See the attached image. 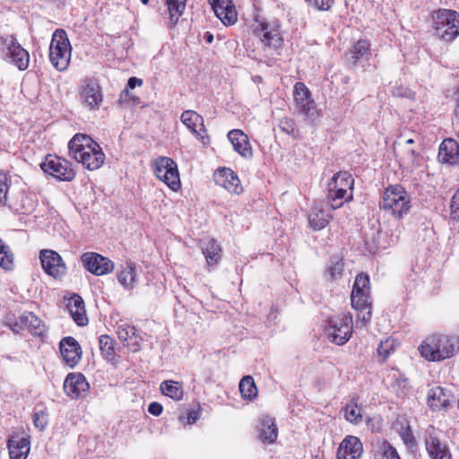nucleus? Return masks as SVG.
Listing matches in <instances>:
<instances>
[{"instance_id": "obj_49", "label": "nucleus", "mask_w": 459, "mask_h": 459, "mask_svg": "<svg viewBox=\"0 0 459 459\" xmlns=\"http://www.w3.org/2000/svg\"><path fill=\"white\" fill-rule=\"evenodd\" d=\"M450 208L452 219L459 221V189L454 194L452 197Z\"/></svg>"}, {"instance_id": "obj_58", "label": "nucleus", "mask_w": 459, "mask_h": 459, "mask_svg": "<svg viewBox=\"0 0 459 459\" xmlns=\"http://www.w3.org/2000/svg\"><path fill=\"white\" fill-rule=\"evenodd\" d=\"M406 143L407 144L413 143V140L412 139H409V140L406 141Z\"/></svg>"}, {"instance_id": "obj_20", "label": "nucleus", "mask_w": 459, "mask_h": 459, "mask_svg": "<svg viewBox=\"0 0 459 459\" xmlns=\"http://www.w3.org/2000/svg\"><path fill=\"white\" fill-rule=\"evenodd\" d=\"M89 384L82 374L70 373L64 382V390L72 399H77L89 390Z\"/></svg>"}, {"instance_id": "obj_27", "label": "nucleus", "mask_w": 459, "mask_h": 459, "mask_svg": "<svg viewBox=\"0 0 459 459\" xmlns=\"http://www.w3.org/2000/svg\"><path fill=\"white\" fill-rule=\"evenodd\" d=\"M180 120L197 138L204 139L205 129L202 116L194 110H185Z\"/></svg>"}, {"instance_id": "obj_9", "label": "nucleus", "mask_w": 459, "mask_h": 459, "mask_svg": "<svg viewBox=\"0 0 459 459\" xmlns=\"http://www.w3.org/2000/svg\"><path fill=\"white\" fill-rule=\"evenodd\" d=\"M293 95L296 108L300 114L309 119H316L319 117V111L311 97V92L303 82L295 83Z\"/></svg>"}, {"instance_id": "obj_24", "label": "nucleus", "mask_w": 459, "mask_h": 459, "mask_svg": "<svg viewBox=\"0 0 459 459\" xmlns=\"http://www.w3.org/2000/svg\"><path fill=\"white\" fill-rule=\"evenodd\" d=\"M260 27V30H256V33L261 38L262 42L269 48H279L281 46L282 39L278 26L268 22H261Z\"/></svg>"}, {"instance_id": "obj_4", "label": "nucleus", "mask_w": 459, "mask_h": 459, "mask_svg": "<svg viewBox=\"0 0 459 459\" xmlns=\"http://www.w3.org/2000/svg\"><path fill=\"white\" fill-rule=\"evenodd\" d=\"M435 34L445 41L459 35V13L454 10L439 9L432 14Z\"/></svg>"}, {"instance_id": "obj_46", "label": "nucleus", "mask_w": 459, "mask_h": 459, "mask_svg": "<svg viewBox=\"0 0 459 459\" xmlns=\"http://www.w3.org/2000/svg\"><path fill=\"white\" fill-rule=\"evenodd\" d=\"M8 179L6 176H0V205L4 206L7 202V194L9 189V185L7 183Z\"/></svg>"}, {"instance_id": "obj_15", "label": "nucleus", "mask_w": 459, "mask_h": 459, "mask_svg": "<svg viewBox=\"0 0 459 459\" xmlns=\"http://www.w3.org/2000/svg\"><path fill=\"white\" fill-rule=\"evenodd\" d=\"M351 306L359 311L358 325L360 323L365 326L371 319V301L369 292L355 293L351 291Z\"/></svg>"}, {"instance_id": "obj_16", "label": "nucleus", "mask_w": 459, "mask_h": 459, "mask_svg": "<svg viewBox=\"0 0 459 459\" xmlns=\"http://www.w3.org/2000/svg\"><path fill=\"white\" fill-rule=\"evenodd\" d=\"M363 445L359 437L347 436L339 445L336 459H360Z\"/></svg>"}, {"instance_id": "obj_57", "label": "nucleus", "mask_w": 459, "mask_h": 459, "mask_svg": "<svg viewBox=\"0 0 459 459\" xmlns=\"http://www.w3.org/2000/svg\"><path fill=\"white\" fill-rule=\"evenodd\" d=\"M204 39L207 43H212L213 41V35L211 32L206 31L204 35Z\"/></svg>"}, {"instance_id": "obj_17", "label": "nucleus", "mask_w": 459, "mask_h": 459, "mask_svg": "<svg viewBox=\"0 0 459 459\" xmlns=\"http://www.w3.org/2000/svg\"><path fill=\"white\" fill-rule=\"evenodd\" d=\"M117 333L124 346L128 348L132 352H137L141 350L143 337L134 325L128 324L120 325L117 327Z\"/></svg>"}, {"instance_id": "obj_14", "label": "nucleus", "mask_w": 459, "mask_h": 459, "mask_svg": "<svg viewBox=\"0 0 459 459\" xmlns=\"http://www.w3.org/2000/svg\"><path fill=\"white\" fill-rule=\"evenodd\" d=\"M454 401L455 397L452 393L441 386H434L428 392L427 403L433 411L448 410Z\"/></svg>"}, {"instance_id": "obj_39", "label": "nucleus", "mask_w": 459, "mask_h": 459, "mask_svg": "<svg viewBox=\"0 0 459 459\" xmlns=\"http://www.w3.org/2000/svg\"><path fill=\"white\" fill-rule=\"evenodd\" d=\"M169 13V19L173 25H175L178 18L183 14L186 9V0H165Z\"/></svg>"}, {"instance_id": "obj_55", "label": "nucleus", "mask_w": 459, "mask_h": 459, "mask_svg": "<svg viewBox=\"0 0 459 459\" xmlns=\"http://www.w3.org/2000/svg\"><path fill=\"white\" fill-rule=\"evenodd\" d=\"M408 90L403 86L394 87L392 91L393 94L397 97H403L407 95Z\"/></svg>"}, {"instance_id": "obj_30", "label": "nucleus", "mask_w": 459, "mask_h": 459, "mask_svg": "<svg viewBox=\"0 0 459 459\" xmlns=\"http://www.w3.org/2000/svg\"><path fill=\"white\" fill-rule=\"evenodd\" d=\"M201 248L208 267H212L219 264L221 258V248L215 239L210 238L204 242Z\"/></svg>"}, {"instance_id": "obj_33", "label": "nucleus", "mask_w": 459, "mask_h": 459, "mask_svg": "<svg viewBox=\"0 0 459 459\" xmlns=\"http://www.w3.org/2000/svg\"><path fill=\"white\" fill-rule=\"evenodd\" d=\"M354 179L352 176L347 171H340L333 175L328 186L340 189L343 193L353 194Z\"/></svg>"}, {"instance_id": "obj_10", "label": "nucleus", "mask_w": 459, "mask_h": 459, "mask_svg": "<svg viewBox=\"0 0 459 459\" xmlns=\"http://www.w3.org/2000/svg\"><path fill=\"white\" fill-rule=\"evenodd\" d=\"M40 167L45 173L59 180L71 181L75 177L71 163L57 156L48 155Z\"/></svg>"}, {"instance_id": "obj_3", "label": "nucleus", "mask_w": 459, "mask_h": 459, "mask_svg": "<svg viewBox=\"0 0 459 459\" xmlns=\"http://www.w3.org/2000/svg\"><path fill=\"white\" fill-rule=\"evenodd\" d=\"M379 205L395 219H402L411 210V197L401 185H391L383 192Z\"/></svg>"}, {"instance_id": "obj_38", "label": "nucleus", "mask_w": 459, "mask_h": 459, "mask_svg": "<svg viewBox=\"0 0 459 459\" xmlns=\"http://www.w3.org/2000/svg\"><path fill=\"white\" fill-rule=\"evenodd\" d=\"M239 392L243 399L252 400L257 395V388L252 377L245 376L239 382Z\"/></svg>"}, {"instance_id": "obj_26", "label": "nucleus", "mask_w": 459, "mask_h": 459, "mask_svg": "<svg viewBox=\"0 0 459 459\" xmlns=\"http://www.w3.org/2000/svg\"><path fill=\"white\" fill-rule=\"evenodd\" d=\"M438 159L443 163L459 165V143L448 138L439 146Z\"/></svg>"}, {"instance_id": "obj_59", "label": "nucleus", "mask_w": 459, "mask_h": 459, "mask_svg": "<svg viewBox=\"0 0 459 459\" xmlns=\"http://www.w3.org/2000/svg\"><path fill=\"white\" fill-rule=\"evenodd\" d=\"M141 2L143 4H147L149 3V0H141Z\"/></svg>"}, {"instance_id": "obj_19", "label": "nucleus", "mask_w": 459, "mask_h": 459, "mask_svg": "<svg viewBox=\"0 0 459 459\" xmlns=\"http://www.w3.org/2000/svg\"><path fill=\"white\" fill-rule=\"evenodd\" d=\"M60 352L65 362L71 368L78 364L81 359V346L78 342L71 336L65 337L59 344Z\"/></svg>"}, {"instance_id": "obj_13", "label": "nucleus", "mask_w": 459, "mask_h": 459, "mask_svg": "<svg viewBox=\"0 0 459 459\" xmlns=\"http://www.w3.org/2000/svg\"><path fill=\"white\" fill-rule=\"evenodd\" d=\"M42 268L49 276L60 279L66 273V265L58 253L53 250H42L40 252Z\"/></svg>"}, {"instance_id": "obj_47", "label": "nucleus", "mask_w": 459, "mask_h": 459, "mask_svg": "<svg viewBox=\"0 0 459 459\" xmlns=\"http://www.w3.org/2000/svg\"><path fill=\"white\" fill-rule=\"evenodd\" d=\"M381 459H401L396 449L389 443H384L382 446Z\"/></svg>"}, {"instance_id": "obj_37", "label": "nucleus", "mask_w": 459, "mask_h": 459, "mask_svg": "<svg viewBox=\"0 0 459 459\" xmlns=\"http://www.w3.org/2000/svg\"><path fill=\"white\" fill-rule=\"evenodd\" d=\"M100 350L103 358L108 361L116 359V342L109 335L103 334L99 338Z\"/></svg>"}, {"instance_id": "obj_51", "label": "nucleus", "mask_w": 459, "mask_h": 459, "mask_svg": "<svg viewBox=\"0 0 459 459\" xmlns=\"http://www.w3.org/2000/svg\"><path fill=\"white\" fill-rule=\"evenodd\" d=\"M310 5L314 6L317 10H328L330 9L333 0H307Z\"/></svg>"}, {"instance_id": "obj_8", "label": "nucleus", "mask_w": 459, "mask_h": 459, "mask_svg": "<svg viewBox=\"0 0 459 459\" xmlns=\"http://www.w3.org/2000/svg\"><path fill=\"white\" fill-rule=\"evenodd\" d=\"M352 317L342 315L329 321L325 329L329 340L337 345L346 343L352 333Z\"/></svg>"}, {"instance_id": "obj_42", "label": "nucleus", "mask_w": 459, "mask_h": 459, "mask_svg": "<svg viewBox=\"0 0 459 459\" xmlns=\"http://www.w3.org/2000/svg\"><path fill=\"white\" fill-rule=\"evenodd\" d=\"M398 345L399 342L394 338L387 337L378 344L377 354L385 360L396 350Z\"/></svg>"}, {"instance_id": "obj_45", "label": "nucleus", "mask_w": 459, "mask_h": 459, "mask_svg": "<svg viewBox=\"0 0 459 459\" xmlns=\"http://www.w3.org/2000/svg\"><path fill=\"white\" fill-rule=\"evenodd\" d=\"M0 251V266L4 270H11L13 266V254L8 246Z\"/></svg>"}, {"instance_id": "obj_56", "label": "nucleus", "mask_w": 459, "mask_h": 459, "mask_svg": "<svg viewBox=\"0 0 459 459\" xmlns=\"http://www.w3.org/2000/svg\"><path fill=\"white\" fill-rule=\"evenodd\" d=\"M417 156L418 154L416 153L415 151L413 150H408V159L410 160V162H411L412 164H414L417 160Z\"/></svg>"}, {"instance_id": "obj_1", "label": "nucleus", "mask_w": 459, "mask_h": 459, "mask_svg": "<svg viewBox=\"0 0 459 459\" xmlns=\"http://www.w3.org/2000/svg\"><path fill=\"white\" fill-rule=\"evenodd\" d=\"M69 153L89 170L100 169L105 160L100 146L89 135L76 134L68 143Z\"/></svg>"}, {"instance_id": "obj_53", "label": "nucleus", "mask_w": 459, "mask_h": 459, "mask_svg": "<svg viewBox=\"0 0 459 459\" xmlns=\"http://www.w3.org/2000/svg\"><path fill=\"white\" fill-rule=\"evenodd\" d=\"M7 325L13 333H20L24 327V325L21 324L20 319L15 322H8Z\"/></svg>"}, {"instance_id": "obj_52", "label": "nucleus", "mask_w": 459, "mask_h": 459, "mask_svg": "<svg viewBox=\"0 0 459 459\" xmlns=\"http://www.w3.org/2000/svg\"><path fill=\"white\" fill-rule=\"evenodd\" d=\"M163 411L161 404L156 402H152L148 406V411L153 416H160Z\"/></svg>"}, {"instance_id": "obj_50", "label": "nucleus", "mask_w": 459, "mask_h": 459, "mask_svg": "<svg viewBox=\"0 0 459 459\" xmlns=\"http://www.w3.org/2000/svg\"><path fill=\"white\" fill-rule=\"evenodd\" d=\"M279 126L281 131L290 134L294 133L295 130V123L292 119L284 117L281 119Z\"/></svg>"}, {"instance_id": "obj_18", "label": "nucleus", "mask_w": 459, "mask_h": 459, "mask_svg": "<svg viewBox=\"0 0 459 459\" xmlns=\"http://www.w3.org/2000/svg\"><path fill=\"white\" fill-rule=\"evenodd\" d=\"M214 180L230 193L239 194L243 189L238 175L229 168L218 169L214 173Z\"/></svg>"}, {"instance_id": "obj_54", "label": "nucleus", "mask_w": 459, "mask_h": 459, "mask_svg": "<svg viewBox=\"0 0 459 459\" xmlns=\"http://www.w3.org/2000/svg\"><path fill=\"white\" fill-rule=\"evenodd\" d=\"M143 84V80L138 79L136 77H131L129 78L127 82V88L134 89L136 86H141Z\"/></svg>"}, {"instance_id": "obj_5", "label": "nucleus", "mask_w": 459, "mask_h": 459, "mask_svg": "<svg viewBox=\"0 0 459 459\" xmlns=\"http://www.w3.org/2000/svg\"><path fill=\"white\" fill-rule=\"evenodd\" d=\"M71 49L66 32L62 29H56L49 46V59L58 71H65L68 67Z\"/></svg>"}, {"instance_id": "obj_21", "label": "nucleus", "mask_w": 459, "mask_h": 459, "mask_svg": "<svg viewBox=\"0 0 459 459\" xmlns=\"http://www.w3.org/2000/svg\"><path fill=\"white\" fill-rule=\"evenodd\" d=\"M228 139L233 149L242 158L250 160L253 157V150L248 136L239 129H233L228 133Z\"/></svg>"}, {"instance_id": "obj_23", "label": "nucleus", "mask_w": 459, "mask_h": 459, "mask_svg": "<svg viewBox=\"0 0 459 459\" xmlns=\"http://www.w3.org/2000/svg\"><path fill=\"white\" fill-rule=\"evenodd\" d=\"M66 308L77 325L83 326L88 324L84 301L80 295L73 294L68 298Z\"/></svg>"}, {"instance_id": "obj_40", "label": "nucleus", "mask_w": 459, "mask_h": 459, "mask_svg": "<svg viewBox=\"0 0 459 459\" xmlns=\"http://www.w3.org/2000/svg\"><path fill=\"white\" fill-rule=\"evenodd\" d=\"M350 54L351 55L353 63H356L370 54V44L368 40L360 39L352 46Z\"/></svg>"}, {"instance_id": "obj_12", "label": "nucleus", "mask_w": 459, "mask_h": 459, "mask_svg": "<svg viewBox=\"0 0 459 459\" xmlns=\"http://www.w3.org/2000/svg\"><path fill=\"white\" fill-rule=\"evenodd\" d=\"M425 445L431 459H451V454L446 442L441 440V432L434 427H429L427 429Z\"/></svg>"}, {"instance_id": "obj_35", "label": "nucleus", "mask_w": 459, "mask_h": 459, "mask_svg": "<svg viewBox=\"0 0 459 459\" xmlns=\"http://www.w3.org/2000/svg\"><path fill=\"white\" fill-rule=\"evenodd\" d=\"M161 393L173 399L174 401H180L184 396V389L179 382L174 380H165L160 385Z\"/></svg>"}, {"instance_id": "obj_25", "label": "nucleus", "mask_w": 459, "mask_h": 459, "mask_svg": "<svg viewBox=\"0 0 459 459\" xmlns=\"http://www.w3.org/2000/svg\"><path fill=\"white\" fill-rule=\"evenodd\" d=\"M5 44L11 55L12 62L21 71L27 69L30 61V55L28 51L24 49L13 37L7 39Z\"/></svg>"}, {"instance_id": "obj_31", "label": "nucleus", "mask_w": 459, "mask_h": 459, "mask_svg": "<svg viewBox=\"0 0 459 459\" xmlns=\"http://www.w3.org/2000/svg\"><path fill=\"white\" fill-rule=\"evenodd\" d=\"M278 437V428L275 420L270 416H264L262 419V427L259 433V438L263 443L273 444Z\"/></svg>"}, {"instance_id": "obj_48", "label": "nucleus", "mask_w": 459, "mask_h": 459, "mask_svg": "<svg viewBox=\"0 0 459 459\" xmlns=\"http://www.w3.org/2000/svg\"><path fill=\"white\" fill-rule=\"evenodd\" d=\"M33 423L37 429H39V430H44L48 424V419L45 412L42 411H36L33 414Z\"/></svg>"}, {"instance_id": "obj_22", "label": "nucleus", "mask_w": 459, "mask_h": 459, "mask_svg": "<svg viewBox=\"0 0 459 459\" xmlns=\"http://www.w3.org/2000/svg\"><path fill=\"white\" fill-rule=\"evenodd\" d=\"M215 15L225 25H232L237 21V12L231 0H208Z\"/></svg>"}, {"instance_id": "obj_28", "label": "nucleus", "mask_w": 459, "mask_h": 459, "mask_svg": "<svg viewBox=\"0 0 459 459\" xmlns=\"http://www.w3.org/2000/svg\"><path fill=\"white\" fill-rule=\"evenodd\" d=\"M136 268L133 263H126L122 265L117 273V278L119 284L127 291H131L136 285Z\"/></svg>"}, {"instance_id": "obj_29", "label": "nucleus", "mask_w": 459, "mask_h": 459, "mask_svg": "<svg viewBox=\"0 0 459 459\" xmlns=\"http://www.w3.org/2000/svg\"><path fill=\"white\" fill-rule=\"evenodd\" d=\"M10 459H26L30 452L28 437H13L8 440Z\"/></svg>"}, {"instance_id": "obj_44", "label": "nucleus", "mask_w": 459, "mask_h": 459, "mask_svg": "<svg viewBox=\"0 0 459 459\" xmlns=\"http://www.w3.org/2000/svg\"><path fill=\"white\" fill-rule=\"evenodd\" d=\"M352 291L355 293L369 292V277L364 273L357 275Z\"/></svg>"}, {"instance_id": "obj_7", "label": "nucleus", "mask_w": 459, "mask_h": 459, "mask_svg": "<svg viewBox=\"0 0 459 459\" xmlns=\"http://www.w3.org/2000/svg\"><path fill=\"white\" fill-rule=\"evenodd\" d=\"M79 96L82 106L91 111L99 110L104 100L102 88L98 80L93 78L83 81Z\"/></svg>"}, {"instance_id": "obj_2", "label": "nucleus", "mask_w": 459, "mask_h": 459, "mask_svg": "<svg viewBox=\"0 0 459 459\" xmlns=\"http://www.w3.org/2000/svg\"><path fill=\"white\" fill-rule=\"evenodd\" d=\"M419 350L421 356L429 361L443 360L459 351V339L455 336L432 335L425 339Z\"/></svg>"}, {"instance_id": "obj_41", "label": "nucleus", "mask_w": 459, "mask_h": 459, "mask_svg": "<svg viewBox=\"0 0 459 459\" xmlns=\"http://www.w3.org/2000/svg\"><path fill=\"white\" fill-rule=\"evenodd\" d=\"M344 418L347 421L354 424L362 420L361 410L359 408L356 399H352L345 405Z\"/></svg>"}, {"instance_id": "obj_6", "label": "nucleus", "mask_w": 459, "mask_h": 459, "mask_svg": "<svg viewBox=\"0 0 459 459\" xmlns=\"http://www.w3.org/2000/svg\"><path fill=\"white\" fill-rule=\"evenodd\" d=\"M153 171L155 176L173 191L180 188L178 166L172 159L168 157L158 158L154 161Z\"/></svg>"}, {"instance_id": "obj_11", "label": "nucleus", "mask_w": 459, "mask_h": 459, "mask_svg": "<svg viewBox=\"0 0 459 459\" xmlns=\"http://www.w3.org/2000/svg\"><path fill=\"white\" fill-rule=\"evenodd\" d=\"M81 261L87 271L97 276L108 274L115 267L109 258L95 252L84 253L81 256Z\"/></svg>"}, {"instance_id": "obj_36", "label": "nucleus", "mask_w": 459, "mask_h": 459, "mask_svg": "<svg viewBox=\"0 0 459 459\" xmlns=\"http://www.w3.org/2000/svg\"><path fill=\"white\" fill-rule=\"evenodd\" d=\"M329 214L318 206H314L308 216L309 224L316 230L324 229L329 223Z\"/></svg>"}, {"instance_id": "obj_43", "label": "nucleus", "mask_w": 459, "mask_h": 459, "mask_svg": "<svg viewBox=\"0 0 459 459\" xmlns=\"http://www.w3.org/2000/svg\"><path fill=\"white\" fill-rule=\"evenodd\" d=\"M343 266L344 264L342 258H331L328 273L332 280H336L337 278L341 277L343 271Z\"/></svg>"}, {"instance_id": "obj_34", "label": "nucleus", "mask_w": 459, "mask_h": 459, "mask_svg": "<svg viewBox=\"0 0 459 459\" xmlns=\"http://www.w3.org/2000/svg\"><path fill=\"white\" fill-rule=\"evenodd\" d=\"M353 198L352 193H343L340 189L331 187L328 186V203L333 210L342 207L345 203L351 201Z\"/></svg>"}, {"instance_id": "obj_32", "label": "nucleus", "mask_w": 459, "mask_h": 459, "mask_svg": "<svg viewBox=\"0 0 459 459\" xmlns=\"http://www.w3.org/2000/svg\"><path fill=\"white\" fill-rule=\"evenodd\" d=\"M20 321L33 335L41 336L45 332L44 323L32 312H24L21 315Z\"/></svg>"}]
</instances>
